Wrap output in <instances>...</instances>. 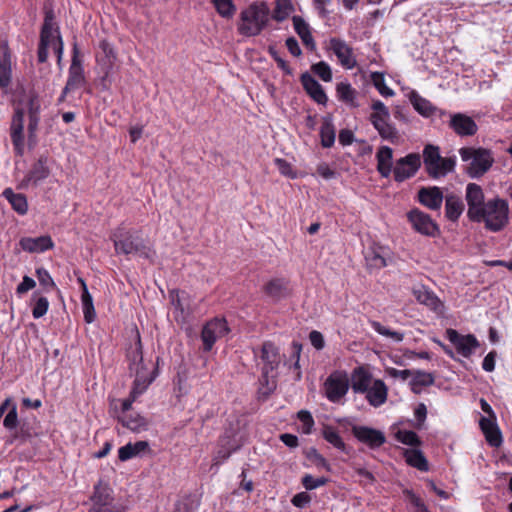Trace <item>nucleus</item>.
<instances>
[{
  "mask_svg": "<svg viewBox=\"0 0 512 512\" xmlns=\"http://www.w3.org/2000/svg\"><path fill=\"white\" fill-rule=\"evenodd\" d=\"M110 239L118 255H138L145 259H152L155 254L137 230L119 226L111 233Z\"/></svg>",
  "mask_w": 512,
  "mask_h": 512,
  "instance_id": "nucleus-1",
  "label": "nucleus"
},
{
  "mask_svg": "<svg viewBox=\"0 0 512 512\" xmlns=\"http://www.w3.org/2000/svg\"><path fill=\"white\" fill-rule=\"evenodd\" d=\"M49 48L53 49L57 56V62L60 64L63 56V41L57 23L55 22V14L52 9H46L44 23L40 33V43L38 47V61L40 63L46 62Z\"/></svg>",
  "mask_w": 512,
  "mask_h": 512,
  "instance_id": "nucleus-2",
  "label": "nucleus"
},
{
  "mask_svg": "<svg viewBox=\"0 0 512 512\" xmlns=\"http://www.w3.org/2000/svg\"><path fill=\"white\" fill-rule=\"evenodd\" d=\"M260 358L263 362V367L261 368V377L259 379V390L263 395L268 396L277 386L276 370L281 362L279 348L270 341L264 342L260 350Z\"/></svg>",
  "mask_w": 512,
  "mask_h": 512,
  "instance_id": "nucleus-3",
  "label": "nucleus"
},
{
  "mask_svg": "<svg viewBox=\"0 0 512 512\" xmlns=\"http://www.w3.org/2000/svg\"><path fill=\"white\" fill-rule=\"evenodd\" d=\"M129 369L134 373L135 380L131 390L133 397L141 395L156 377V368L149 370L144 363L142 354V345L140 339L136 342L135 346L128 352Z\"/></svg>",
  "mask_w": 512,
  "mask_h": 512,
  "instance_id": "nucleus-4",
  "label": "nucleus"
},
{
  "mask_svg": "<svg viewBox=\"0 0 512 512\" xmlns=\"http://www.w3.org/2000/svg\"><path fill=\"white\" fill-rule=\"evenodd\" d=\"M270 9L265 2L253 3L240 14L238 31L244 36H256L267 25Z\"/></svg>",
  "mask_w": 512,
  "mask_h": 512,
  "instance_id": "nucleus-5",
  "label": "nucleus"
},
{
  "mask_svg": "<svg viewBox=\"0 0 512 512\" xmlns=\"http://www.w3.org/2000/svg\"><path fill=\"white\" fill-rule=\"evenodd\" d=\"M508 203L502 199H493L486 202L480 209L479 215L471 220L484 222L485 227L491 231H500L508 222Z\"/></svg>",
  "mask_w": 512,
  "mask_h": 512,
  "instance_id": "nucleus-6",
  "label": "nucleus"
},
{
  "mask_svg": "<svg viewBox=\"0 0 512 512\" xmlns=\"http://www.w3.org/2000/svg\"><path fill=\"white\" fill-rule=\"evenodd\" d=\"M459 154L462 161L469 163L466 172L471 178L483 176L494 163V157L488 149L464 147L459 150Z\"/></svg>",
  "mask_w": 512,
  "mask_h": 512,
  "instance_id": "nucleus-7",
  "label": "nucleus"
},
{
  "mask_svg": "<svg viewBox=\"0 0 512 512\" xmlns=\"http://www.w3.org/2000/svg\"><path fill=\"white\" fill-rule=\"evenodd\" d=\"M373 113L370 115V121L374 128L378 131L382 139L392 143L397 142L398 132L396 128L389 123L390 112L385 104L376 100L372 104Z\"/></svg>",
  "mask_w": 512,
  "mask_h": 512,
  "instance_id": "nucleus-8",
  "label": "nucleus"
},
{
  "mask_svg": "<svg viewBox=\"0 0 512 512\" xmlns=\"http://www.w3.org/2000/svg\"><path fill=\"white\" fill-rule=\"evenodd\" d=\"M349 375L344 370L333 371L323 384L325 396L332 403H338L348 393Z\"/></svg>",
  "mask_w": 512,
  "mask_h": 512,
  "instance_id": "nucleus-9",
  "label": "nucleus"
},
{
  "mask_svg": "<svg viewBox=\"0 0 512 512\" xmlns=\"http://www.w3.org/2000/svg\"><path fill=\"white\" fill-rule=\"evenodd\" d=\"M407 219L412 228L424 236L435 237L440 233L438 224L427 213L417 208L407 213Z\"/></svg>",
  "mask_w": 512,
  "mask_h": 512,
  "instance_id": "nucleus-10",
  "label": "nucleus"
},
{
  "mask_svg": "<svg viewBox=\"0 0 512 512\" xmlns=\"http://www.w3.org/2000/svg\"><path fill=\"white\" fill-rule=\"evenodd\" d=\"M230 331L224 318H214L207 322L201 333L204 351H210L218 339L224 337Z\"/></svg>",
  "mask_w": 512,
  "mask_h": 512,
  "instance_id": "nucleus-11",
  "label": "nucleus"
},
{
  "mask_svg": "<svg viewBox=\"0 0 512 512\" xmlns=\"http://www.w3.org/2000/svg\"><path fill=\"white\" fill-rule=\"evenodd\" d=\"M421 166V157L417 153H410L407 156L397 160L393 169L394 179L397 182H402L411 178L416 174Z\"/></svg>",
  "mask_w": 512,
  "mask_h": 512,
  "instance_id": "nucleus-12",
  "label": "nucleus"
},
{
  "mask_svg": "<svg viewBox=\"0 0 512 512\" xmlns=\"http://www.w3.org/2000/svg\"><path fill=\"white\" fill-rule=\"evenodd\" d=\"M85 83L86 79L84 76V70L81 64V60L79 58V50L77 48V45L74 44L72 61L69 67L68 79L64 87V92L68 93L70 91L76 90L80 87H83Z\"/></svg>",
  "mask_w": 512,
  "mask_h": 512,
  "instance_id": "nucleus-13",
  "label": "nucleus"
},
{
  "mask_svg": "<svg viewBox=\"0 0 512 512\" xmlns=\"http://www.w3.org/2000/svg\"><path fill=\"white\" fill-rule=\"evenodd\" d=\"M446 337L455 346L457 352L465 358L470 357L479 347L477 338L472 334L461 335L454 329H447Z\"/></svg>",
  "mask_w": 512,
  "mask_h": 512,
  "instance_id": "nucleus-14",
  "label": "nucleus"
},
{
  "mask_svg": "<svg viewBox=\"0 0 512 512\" xmlns=\"http://www.w3.org/2000/svg\"><path fill=\"white\" fill-rule=\"evenodd\" d=\"M351 431L359 442L371 449H377L386 442V437L382 431L368 426L353 425Z\"/></svg>",
  "mask_w": 512,
  "mask_h": 512,
  "instance_id": "nucleus-15",
  "label": "nucleus"
},
{
  "mask_svg": "<svg viewBox=\"0 0 512 512\" xmlns=\"http://www.w3.org/2000/svg\"><path fill=\"white\" fill-rule=\"evenodd\" d=\"M50 175V168L48 166V158L41 156L28 171L22 182L21 188H28L29 186H38L41 182L47 179Z\"/></svg>",
  "mask_w": 512,
  "mask_h": 512,
  "instance_id": "nucleus-16",
  "label": "nucleus"
},
{
  "mask_svg": "<svg viewBox=\"0 0 512 512\" xmlns=\"http://www.w3.org/2000/svg\"><path fill=\"white\" fill-rule=\"evenodd\" d=\"M24 113L21 109H17L13 115L11 126H10V136L15 149V152L18 155H23L24 153Z\"/></svg>",
  "mask_w": 512,
  "mask_h": 512,
  "instance_id": "nucleus-17",
  "label": "nucleus"
},
{
  "mask_svg": "<svg viewBox=\"0 0 512 512\" xmlns=\"http://www.w3.org/2000/svg\"><path fill=\"white\" fill-rule=\"evenodd\" d=\"M92 506L88 512H113L106 508L112 502L110 489L101 482L95 485L93 495L91 496Z\"/></svg>",
  "mask_w": 512,
  "mask_h": 512,
  "instance_id": "nucleus-18",
  "label": "nucleus"
},
{
  "mask_svg": "<svg viewBox=\"0 0 512 512\" xmlns=\"http://www.w3.org/2000/svg\"><path fill=\"white\" fill-rule=\"evenodd\" d=\"M449 126L460 136H472L478 129L475 121L463 113L452 114Z\"/></svg>",
  "mask_w": 512,
  "mask_h": 512,
  "instance_id": "nucleus-19",
  "label": "nucleus"
},
{
  "mask_svg": "<svg viewBox=\"0 0 512 512\" xmlns=\"http://www.w3.org/2000/svg\"><path fill=\"white\" fill-rule=\"evenodd\" d=\"M363 394H365L367 402L372 407L378 408L387 401L388 387L383 380L374 379L368 391H365Z\"/></svg>",
  "mask_w": 512,
  "mask_h": 512,
  "instance_id": "nucleus-20",
  "label": "nucleus"
},
{
  "mask_svg": "<svg viewBox=\"0 0 512 512\" xmlns=\"http://www.w3.org/2000/svg\"><path fill=\"white\" fill-rule=\"evenodd\" d=\"M466 201L469 218L471 219L474 215H479L480 209L486 203L484 202L482 188L475 183H469L466 187Z\"/></svg>",
  "mask_w": 512,
  "mask_h": 512,
  "instance_id": "nucleus-21",
  "label": "nucleus"
},
{
  "mask_svg": "<svg viewBox=\"0 0 512 512\" xmlns=\"http://www.w3.org/2000/svg\"><path fill=\"white\" fill-rule=\"evenodd\" d=\"M330 49L339 59L342 66L347 69H352L356 65V59L353 56L352 48L349 47L343 40L332 38L330 39Z\"/></svg>",
  "mask_w": 512,
  "mask_h": 512,
  "instance_id": "nucleus-22",
  "label": "nucleus"
},
{
  "mask_svg": "<svg viewBox=\"0 0 512 512\" xmlns=\"http://www.w3.org/2000/svg\"><path fill=\"white\" fill-rule=\"evenodd\" d=\"M443 193L437 186L423 187L418 192V200L431 210H439L443 202Z\"/></svg>",
  "mask_w": 512,
  "mask_h": 512,
  "instance_id": "nucleus-23",
  "label": "nucleus"
},
{
  "mask_svg": "<svg viewBox=\"0 0 512 512\" xmlns=\"http://www.w3.org/2000/svg\"><path fill=\"white\" fill-rule=\"evenodd\" d=\"M479 425L490 446L499 447L502 444V434L496 423V418L481 417Z\"/></svg>",
  "mask_w": 512,
  "mask_h": 512,
  "instance_id": "nucleus-24",
  "label": "nucleus"
},
{
  "mask_svg": "<svg viewBox=\"0 0 512 512\" xmlns=\"http://www.w3.org/2000/svg\"><path fill=\"white\" fill-rule=\"evenodd\" d=\"M19 244L24 251L29 253H42L54 246L51 237L48 235L36 238L24 237L20 240Z\"/></svg>",
  "mask_w": 512,
  "mask_h": 512,
  "instance_id": "nucleus-25",
  "label": "nucleus"
},
{
  "mask_svg": "<svg viewBox=\"0 0 512 512\" xmlns=\"http://www.w3.org/2000/svg\"><path fill=\"white\" fill-rule=\"evenodd\" d=\"M350 379L352 390L357 394H363L365 391H368L369 386L374 381L371 373L362 366L353 370Z\"/></svg>",
  "mask_w": 512,
  "mask_h": 512,
  "instance_id": "nucleus-26",
  "label": "nucleus"
},
{
  "mask_svg": "<svg viewBox=\"0 0 512 512\" xmlns=\"http://www.w3.org/2000/svg\"><path fill=\"white\" fill-rule=\"evenodd\" d=\"M301 82L305 91L310 97L318 104H326L327 96L322 86L308 73H304L301 76Z\"/></svg>",
  "mask_w": 512,
  "mask_h": 512,
  "instance_id": "nucleus-27",
  "label": "nucleus"
},
{
  "mask_svg": "<svg viewBox=\"0 0 512 512\" xmlns=\"http://www.w3.org/2000/svg\"><path fill=\"white\" fill-rule=\"evenodd\" d=\"M11 81V58L6 43L0 45V87L5 88Z\"/></svg>",
  "mask_w": 512,
  "mask_h": 512,
  "instance_id": "nucleus-28",
  "label": "nucleus"
},
{
  "mask_svg": "<svg viewBox=\"0 0 512 512\" xmlns=\"http://www.w3.org/2000/svg\"><path fill=\"white\" fill-rule=\"evenodd\" d=\"M393 151L388 146H382L376 153L377 170L384 178H388L392 172Z\"/></svg>",
  "mask_w": 512,
  "mask_h": 512,
  "instance_id": "nucleus-29",
  "label": "nucleus"
},
{
  "mask_svg": "<svg viewBox=\"0 0 512 512\" xmlns=\"http://www.w3.org/2000/svg\"><path fill=\"white\" fill-rule=\"evenodd\" d=\"M413 295L420 304L427 306L431 310L439 311L442 307L439 298L424 286L414 288Z\"/></svg>",
  "mask_w": 512,
  "mask_h": 512,
  "instance_id": "nucleus-30",
  "label": "nucleus"
},
{
  "mask_svg": "<svg viewBox=\"0 0 512 512\" xmlns=\"http://www.w3.org/2000/svg\"><path fill=\"white\" fill-rule=\"evenodd\" d=\"M118 420L124 427L136 433L145 431L148 428L147 420L136 412H131L125 415H118Z\"/></svg>",
  "mask_w": 512,
  "mask_h": 512,
  "instance_id": "nucleus-31",
  "label": "nucleus"
},
{
  "mask_svg": "<svg viewBox=\"0 0 512 512\" xmlns=\"http://www.w3.org/2000/svg\"><path fill=\"white\" fill-rule=\"evenodd\" d=\"M265 294L272 298L274 301H279L285 298L288 294L287 281L284 279H272L263 288Z\"/></svg>",
  "mask_w": 512,
  "mask_h": 512,
  "instance_id": "nucleus-32",
  "label": "nucleus"
},
{
  "mask_svg": "<svg viewBox=\"0 0 512 512\" xmlns=\"http://www.w3.org/2000/svg\"><path fill=\"white\" fill-rule=\"evenodd\" d=\"M292 21L294 29L298 36L301 38L303 44L309 49L314 50L316 44L308 23L300 16H293Z\"/></svg>",
  "mask_w": 512,
  "mask_h": 512,
  "instance_id": "nucleus-33",
  "label": "nucleus"
},
{
  "mask_svg": "<svg viewBox=\"0 0 512 512\" xmlns=\"http://www.w3.org/2000/svg\"><path fill=\"white\" fill-rule=\"evenodd\" d=\"M388 251L383 247H371L365 254L367 266L370 268L381 269L387 266Z\"/></svg>",
  "mask_w": 512,
  "mask_h": 512,
  "instance_id": "nucleus-34",
  "label": "nucleus"
},
{
  "mask_svg": "<svg viewBox=\"0 0 512 512\" xmlns=\"http://www.w3.org/2000/svg\"><path fill=\"white\" fill-rule=\"evenodd\" d=\"M3 196L18 214L25 215L27 213L28 202L24 194L15 193L11 188H6L3 191Z\"/></svg>",
  "mask_w": 512,
  "mask_h": 512,
  "instance_id": "nucleus-35",
  "label": "nucleus"
},
{
  "mask_svg": "<svg viewBox=\"0 0 512 512\" xmlns=\"http://www.w3.org/2000/svg\"><path fill=\"white\" fill-rule=\"evenodd\" d=\"M464 211V203L457 195L450 194L445 198L446 217L451 221H457Z\"/></svg>",
  "mask_w": 512,
  "mask_h": 512,
  "instance_id": "nucleus-36",
  "label": "nucleus"
},
{
  "mask_svg": "<svg viewBox=\"0 0 512 512\" xmlns=\"http://www.w3.org/2000/svg\"><path fill=\"white\" fill-rule=\"evenodd\" d=\"M413 378L410 381L411 390L418 394L421 392V389L423 387H428L434 384L435 378L432 373L421 371V370H415L412 371Z\"/></svg>",
  "mask_w": 512,
  "mask_h": 512,
  "instance_id": "nucleus-37",
  "label": "nucleus"
},
{
  "mask_svg": "<svg viewBox=\"0 0 512 512\" xmlns=\"http://www.w3.org/2000/svg\"><path fill=\"white\" fill-rule=\"evenodd\" d=\"M149 447L148 442L138 441L135 443H128L118 450V457L121 461H127L133 457H136L141 452H144Z\"/></svg>",
  "mask_w": 512,
  "mask_h": 512,
  "instance_id": "nucleus-38",
  "label": "nucleus"
},
{
  "mask_svg": "<svg viewBox=\"0 0 512 512\" xmlns=\"http://www.w3.org/2000/svg\"><path fill=\"white\" fill-rule=\"evenodd\" d=\"M455 160L453 158H443L434 162V170H426L432 178H440L446 176L454 170Z\"/></svg>",
  "mask_w": 512,
  "mask_h": 512,
  "instance_id": "nucleus-39",
  "label": "nucleus"
},
{
  "mask_svg": "<svg viewBox=\"0 0 512 512\" xmlns=\"http://www.w3.org/2000/svg\"><path fill=\"white\" fill-rule=\"evenodd\" d=\"M406 462L420 471H428V462L420 450L411 449L405 452Z\"/></svg>",
  "mask_w": 512,
  "mask_h": 512,
  "instance_id": "nucleus-40",
  "label": "nucleus"
},
{
  "mask_svg": "<svg viewBox=\"0 0 512 512\" xmlns=\"http://www.w3.org/2000/svg\"><path fill=\"white\" fill-rule=\"evenodd\" d=\"M322 436L328 443L333 445L336 449L342 452L346 451V444L341 438L339 432L334 427L329 425L324 426L322 429Z\"/></svg>",
  "mask_w": 512,
  "mask_h": 512,
  "instance_id": "nucleus-41",
  "label": "nucleus"
},
{
  "mask_svg": "<svg viewBox=\"0 0 512 512\" xmlns=\"http://www.w3.org/2000/svg\"><path fill=\"white\" fill-rule=\"evenodd\" d=\"M443 159L440 155L439 147L428 144L423 150V162L426 170H434V162Z\"/></svg>",
  "mask_w": 512,
  "mask_h": 512,
  "instance_id": "nucleus-42",
  "label": "nucleus"
},
{
  "mask_svg": "<svg viewBox=\"0 0 512 512\" xmlns=\"http://www.w3.org/2000/svg\"><path fill=\"white\" fill-rule=\"evenodd\" d=\"M337 96L341 101L351 105L357 106L355 103L356 91L351 87L349 83L341 82L336 87Z\"/></svg>",
  "mask_w": 512,
  "mask_h": 512,
  "instance_id": "nucleus-43",
  "label": "nucleus"
},
{
  "mask_svg": "<svg viewBox=\"0 0 512 512\" xmlns=\"http://www.w3.org/2000/svg\"><path fill=\"white\" fill-rule=\"evenodd\" d=\"M410 101L415 110L424 116H429L433 111L431 103L428 100L422 98L415 91L411 92Z\"/></svg>",
  "mask_w": 512,
  "mask_h": 512,
  "instance_id": "nucleus-44",
  "label": "nucleus"
},
{
  "mask_svg": "<svg viewBox=\"0 0 512 512\" xmlns=\"http://www.w3.org/2000/svg\"><path fill=\"white\" fill-rule=\"evenodd\" d=\"M84 319L87 323H92L95 320L96 313L93 305V299L88 289L81 296Z\"/></svg>",
  "mask_w": 512,
  "mask_h": 512,
  "instance_id": "nucleus-45",
  "label": "nucleus"
},
{
  "mask_svg": "<svg viewBox=\"0 0 512 512\" xmlns=\"http://www.w3.org/2000/svg\"><path fill=\"white\" fill-rule=\"evenodd\" d=\"M292 11L293 5L290 0H276V7L273 11L272 17L276 21L282 22L290 15Z\"/></svg>",
  "mask_w": 512,
  "mask_h": 512,
  "instance_id": "nucleus-46",
  "label": "nucleus"
},
{
  "mask_svg": "<svg viewBox=\"0 0 512 512\" xmlns=\"http://www.w3.org/2000/svg\"><path fill=\"white\" fill-rule=\"evenodd\" d=\"M321 144L323 147L329 148L335 142V129L333 124L325 120L320 129Z\"/></svg>",
  "mask_w": 512,
  "mask_h": 512,
  "instance_id": "nucleus-47",
  "label": "nucleus"
},
{
  "mask_svg": "<svg viewBox=\"0 0 512 512\" xmlns=\"http://www.w3.org/2000/svg\"><path fill=\"white\" fill-rule=\"evenodd\" d=\"M371 327L374 331L379 333L380 335L390 338L392 341L399 343L404 339V334L398 331H393L384 325H382L378 321H371L370 322Z\"/></svg>",
  "mask_w": 512,
  "mask_h": 512,
  "instance_id": "nucleus-48",
  "label": "nucleus"
},
{
  "mask_svg": "<svg viewBox=\"0 0 512 512\" xmlns=\"http://www.w3.org/2000/svg\"><path fill=\"white\" fill-rule=\"evenodd\" d=\"M371 81L382 96L392 97L394 95V91L385 84L383 73L373 72L371 74Z\"/></svg>",
  "mask_w": 512,
  "mask_h": 512,
  "instance_id": "nucleus-49",
  "label": "nucleus"
},
{
  "mask_svg": "<svg viewBox=\"0 0 512 512\" xmlns=\"http://www.w3.org/2000/svg\"><path fill=\"white\" fill-rule=\"evenodd\" d=\"M214 4L217 12L225 18H231L235 11V5L233 4L232 0H211Z\"/></svg>",
  "mask_w": 512,
  "mask_h": 512,
  "instance_id": "nucleus-50",
  "label": "nucleus"
},
{
  "mask_svg": "<svg viewBox=\"0 0 512 512\" xmlns=\"http://www.w3.org/2000/svg\"><path fill=\"white\" fill-rule=\"evenodd\" d=\"M404 493L411 504V512H429L427 506L420 497L410 490H406Z\"/></svg>",
  "mask_w": 512,
  "mask_h": 512,
  "instance_id": "nucleus-51",
  "label": "nucleus"
},
{
  "mask_svg": "<svg viewBox=\"0 0 512 512\" xmlns=\"http://www.w3.org/2000/svg\"><path fill=\"white\" fill-rule=\"evenodd\" d=\"M313 72L318 75L323 81L329 82L332 80V72L330 66L326 62H318L312 66Z\"/></svg>",
  "mask_w": 512,
  "mask_h": 512,
  "instance_id": "nucleus-52",
  "label": "nucleus"
},
{
  "mask_svg": "<svg viewBox=\"0 0 512 512\" xmlns=\"http://www.w3.org/2000/svg\"><path fill=\"white\" fill-rule=\"evenodd\" d=\"M100 49L102 50L103 54L105 55V64L107 65L108 68H111L117 58L116 52H115L113 46L109 42L103 40L100 42Z\"/></svg>",
  "mask_w": 512,
  "mask_h": 512,
  "instance_id": "nucleus-53",
  "label": "nucleus"
},
{
  "mask_svg": "<svg viewBox=\"0 0 512 512\" xmlns=\"http://www.w3.org/2000/svg\"><path fill=\"white\" fill-rule=\"evenodd\" d=\"M396 438L403 444L414 446L420 443L417 434L413 431L399 430L396 434Z\"/></svg>",
  "mask_w": 512,
  "mask_h": 512,
  "instance_id": "nucleus-54",
  "label": "nucleus"
},
{
  "mask_svg": "<svg viewBox=\"0 0 512 512\" xmlns=\"http://www.w3.org/2000/svg\"><path fill=\"white\" fill-rule=\"evenodd\" d=\"M36 276L40 285L43 286L45 289H53L55 287V283L50 273L45 268H37Z\"/></svg>",
  "mask_w": 512,
  "mask_h": 512,
  "instance_id": "nucleus-55",
  "label": "nucleus"
},
{
  "mask_svg": "<svg viewBox=\"0 0 512 512\" xmlns=\"http://www.w3.org/2000/svg\"><path fill=\"white\" fill-rule=\"evenodd\" d=\"M3 426L8 430H13L18 426V415H17V405L12 404L10 410L6 414Z\"/></svg>",
  "mask_w": 512,
  "mask_h": 512,
  "instance_id": "nucleus-56",
  "label": "nucleus"
},
{
  "mask_svg": "<svg viewBox=\"0 0 512 512\" xmlns=\"http://www.w3.org/2000/svg\"><path fill=\"white\" fill-rule=\"evenodd\" d=\"M298 418L302 423V432L305 434L311 433L314 426V420L310 412L301 410L298 412Z\"/></svg>",
  "mask_w": 512,
  "mask_h": 512,
  "instance_id": "nucleus-57",
  "label": "nucleus"
},
{
  "mask_svg": "<svg viewBox=\"0 0 512 512\" xmlns=\"http://www.w3.org/2000/svg\"><path fill=\"white\" fill-rule=\"evenodd\" d=\"M197 504L190 498H185L175 503L173 512H196Z\"/></svg>",
  "mask_w": 512,
  "mask_h": 512,
  "instance_id": "nucleus-58",
  "label": "nucleus"
},
{
  "mask_svg": "<svg viewBox=\"0 0 512 512\" xmlns=\"http://www.w3.org/2000/svg\"><path fill=\"white\" fill-rule=\"evenodd\" d=\"M48 307H49V302L46 297L38 298V300L36 301L34 308L32 310L33 317L35 319L41 318L42 316H44L47 313Z\"/></svg>",
  "mask_w": 512,
  "mask_h": 512,
  "instance_id": "nucleus-59",
  "label": "nucleus"
},
{
  "mask_svg": "<svg viewBox=\"0 0 512 512\" xmlns=\"http://www.w3.org/2000/svg\"><path fill=\"white\" fill-rule=\"evenodd\" d=\"M327 480L323 477L314 478L312 475L307 474L302 478V484L307 490H313L320 486H323Z\"/></svg>",
  "mask_w": 512,
  "mask_h": 512,
  "instance_id": "nucleus-60",
  "label": "nucleus"
},
{
  "mask_svg": "<svg viewBox=\"0 0 512 512\" xmlns=\"http://www.w3.org/2000/svg\"><path fill=\"white\" fill-rule=\"evenodd\" d=\"M308 459L312 461L317 467H323L329 470V463L316 449L313 448L308 452Z\"/></svg>",
  "mask_w": 512,
  "mask_h": 512,
  "instance_id": "nucleus-61",
  "label": "nucleus"
},
{
  "mask_svg": "<svg viewBox=\"0 0 512 512\" xmlns=\"http://www.w3.org/2000/svg\"><path fill=\"white\" fill-rule=\"evenodd\" d=\"M275 164L282 175L288 176L291 178L296 177V173H294L291 164L289 162H287L286 160L277 158V159H275Z\"/></svg>",
  "mask_w": 512,
  "mask_h": 512,
  "instance_id": "nucleus-62",
  "label": "nucleus"
},
{
  "mask_svg": "<svg viewBox=\"0 0 512 512\" xmlns=\"http://www.w3.org/2000/svg\"><path fill=\"white\" fill-rule=\"evenodd\" d=\"M311 501V496L307 492H300L293 496L291 503L298 508L306 507Z\"/></svg>",
  "mask_w": 512,
  "mask_h": 512,
  "instance_id": "nucleus-63",
  "label": "nucleus"
},
{
  "mask_svg": "<svg viewBox=\"0 0 512 512\" xmlns=\"http://www.w3.org/2000/svg\"><path fill=\"white\" fill-rule=\"evenodd\" d=\"M36 286V282L29 276H24L22 282L17 286L16 292L23 295Z\"/></svg>",
  "mask_w": 512,
  "mask_h": 512,
  "instance_id": "nucleus-64",
  "label": "nucleus"
}]
</instances>
